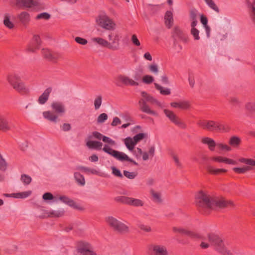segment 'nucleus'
<instances>
[{"label":"nucleus","mask_w":255,"mask_h":255,"mask_svg":"<svg viewBox=\"0 0 255 255\" xmlns=\"http://www.w3.org/2000/svg\"><path fill=\"white\" fill-rule=\"evenodd\" d=\"M42 198L44 200H51L55 198L53 195L50 192H46L42 196Z\"/></svg>","instance_id":"57"},{"label":"nucleus","mask_w":255,"mask_h":255,"mask_svg":"<svg viewBox=\"0 0 255 255\" xmlns=\"http://www.w3.org/2000/svg\"><path fill=\"white\" fill-rule=\"evenodd\" d=\"M151 255H168L166 248L160 245H152L150 247Z\"/></svg>","instance_id":"16"},{"label":"nucleus","mask_w":255,"mask_h":255,"mask_svg":"<svg viewBox=\"0 0 255 255\" xmlns=\"http://www.w3.org/2000/svg\"><path fill=\"white\" fill-rule=\"evenodd\" d=\"M165 24L168 28H170L173 23V14L171 11H167L164 16Z\"/></svg>","instance_id":"27"},{"label":"nucleus","mask_w":255,"mask_h":255,"mask_svg":"<svg viewBox=\"0 0 255 255\" xmlns=\"http://www.w3.org/2000/svg\"><path fill=\"white\" fill-rule=\"evenodd\" d=\"M102 140L103 141V142L105 143H108V144L111 145H114L116 144V142L114 140L105 135L103 136Z\"/></svg>","instance_id":"56"},{"label":"nucleus","mask_w":255,"mask_h":255,"mask_svg":"<svg viewBox=\"0 0 255 255\" xmlns=\"http://www.w3.org/2000/svg\"><path fill=\"white\" fill-rule=\"evenodd\" d=\"M148 69L149 71L154 74H157L158 71V68L157 65L154 63L148 66Z\"/></svg>","instance_id":"58"},{"label":"nucleus","mask_w":255,"mask_h":255,"mask_svg":"<svg viewBox=\"0 0 255 255\" xmlns=\"http://www.w3.org/2000/svg\"><path fill=\"white\" fill-rule=\"evenodd\" d=\"M65 211L63 209L58 210H50L46 213L49 217L59 218L63 216L64 214Z\"/></svg>","instance_id":"31"},{"label":"nucleus","mask_w":255,"mask_h":255,"mask_svg":"<svg viewBox=\"0 0 255 255\" xmlns=\"http://www.w3.org/2000/svg\"><path fill=\"white\" fill-rule=\"evenodd\" d=\"M154 81V78L152 76L150 75H145L142 78V81L143 83L146 84H150L152 83Z\"/></svg>","instance_id":"52"},{"label":"nucleus","mask_w":255,"mask_h":255,"mask_svg":"<svg viewBox=\"0 0 255 255\" xmlns=\"http://www.w3.org/2000/svg\"><path fill=\"white\" fill-rule=\"evenodd\" d=\"M172 36L174 40H180L184 42L187 41V38L186 34L178 26L174 27L172 32Z\"/></svg>","instance_id":"17"},{"label":"nucleus","mask_w":255,"mask_h":255,"mask_svg":"<svg viewBox=\"0 0 255 255\" xmlns=\"http://www.w3.org/2000/svg\"><path fill=\"white\" fill-rule=\"evenodd\" d=\"M195 204L200 212L204 214H208L211 210L234 206L232 201H226L222 197L211 196L202 191L196 195Z\"/></svg>","instance_id":"1"},{"label":"nucleus","mask_w":255,"mask_h":255,"mask_svg":"<svg viewBox=\"0 0 255 255\" xmlns=\"http://www.w3.org/2000/svg\"><path fill=\"white\" fill-rule=\"evenodd\" d=\"M103 136L104 135L98 131H93L92 134L88 136L87 139H91L93 138H95L99 140H101L103 139Z\"/></svg>","instance_id":"42"},{"label":"nucleus","mask_w":255,"mask_h":255,"mask_svg":"<svg viewBox=\"0 0 255 255\" xmlns=\"http://www.w3.org/2000/svg\"><path fill=\"white\" fill-rule=\"evenodd\" d=\"M36 0H16V5L19 7H31L36 5Z\"/></svg>","instance_id":"23"},{"label":"nucleus","mask_w":255,"mask_h":255,"mask_svg":"<svg viewBox=\"0 0 255 255\" xmlns=\"http://www.w3.org/2000/svg\"><path fill=\"white\" fill-rule=\"evenodd\" d=\"M92 41L93 42H95L100 45L103 46L107 47L109 49V48H115V46L113 47V45H111L110 44V42L108 41L107 40L100 37H95L92 38Z\"/></svg>","instance_id":"28"},{"label":"nucleus","mask_w":255,"mask_h":255,"mask_svg":"<svg viewBox=\"0 0 255 255\" xmlns=\"http://www.w3.org/2000/svg\"><path fill=\"white\" fill-rule=\"evenodd\" d=\"M124 176L129 179H133L137 176V173L135 172H129L127 170L123 171Z\"/></svg>","instance_id":"46"},{"label":"nucleus","mask_w":255,"mask_h":255,"mask_svg":"<svg viewBox=\"0 0 255 255\" xmlns=\"http://www.w3.org/2000/svg\"><path fill=\"white\" fill-rule=\"evenodd\" d=\"M108 119V115L106 113L100 114L97 118V123L99 124L103 123Z\"/></svg>","instance_id":"51"},{"label":"nucleus","mask_w":255,"mask_h":255,"mask_svg":"<svg viewBox=\"0 0 255 255\" xmlns=\"http://www.w3.org/2000/svg\"><path fill=\"white\" fill-rule=\"evenodd\" d=\"M96 21L100 26L106 30H114L116 29L115 23L106 15H100Z\"/></svg>","instance_id":"10"},{"label":"nucleus","mask_w":255,"mask_h":255,"mask_svg":"<svg viewBox=\"0 0 255 255\" xmlns=\"http://www.w3.org/2000/svg\"><path fill=\"white\" fill-rule=\"evenodd\" d=\"M42 54L43 57L49 61L55 62L58 59V55L53 53L48 49H43Z\"/></svg>","instance_id":"21"},{"label":"nucleus","mask_w":255,"mask_h":255,"mask_svg":"<svg viewBox=\"0 0 255 255\" xmlns=\"http://www.w3.org/2000/svg\"><path fill=\"white\" fill-rule=\"evenodd\" d=\"M7 79L9 84L18 92L26 93L28 92V89L17 74H10L7 76Z\"/></svg>","instance_id":"6"},{"label":"nucleus","mask_w":255,"mask_h":255,"mask_svg":"<svg viewBox=\"0 0 255 255\" xmlns=\"http://www.w3.org/2000/svg\"><path fill=\"white\" fill-rule=\"evenodd\" d=\"M241 142V140L240 137L234 136L230 138L229 144L233 146L237 147L240 144Z\"/></svg>","instance_id":"39"},{"label":"nucleus","mask_w":255,"mask_h":255,"mask_svg":"<svg viewBox=\"0 0 255 255\" xmlns=\"http://www.w3.org/2000/svg\"><path fill=\"white\" fill-rule=\"evenodd\" d=\"M131 40L133 44L136 46H139L140 45V42L137 38V36L135 34H133L131 36Z\"/></svg>","instance_id":"59"},{"label":"nucleus","mask_w":255,"mask_h":255,"mask_svg":"<svg viewBox=\"0 0 255 255\" xmlns=\"http://www.w3.org/2000/svg\"><path fill=\"white\" fill-rule=\"evenodd\" d=\"M145 136V134L143 133H139L133 136V139L134 143L136 144L142 140Z\"/></svg>","instance_id":"49"},{"label":"nucleus","mask_w":255,"mask_h":255,"mask_svg":"<svg viewBox=\"0 0 255 255\" xmlns=\"http://www.w3.org/2000/svg\"><path fill=\"white\" fill-rule=\"evenodd\" d=\"M78 169L81 170L85 172L91 173L92 174L97 175L99 173V172L95 169L90 168L88 167H86L84 166H80L77 168Z\"/></svg>","instance_id":"41"},{"label":"nucleus","mask_w":255,"mask_h":255,"mask_svg":"<svg viewBox=\"0 0 255 255\" xmlns=\"http://www.w3.org/2000/svg\"><path fill=\"white\" fill-rule=\"evenodd\" d=\"M52 91V89L50 87L47 88L42 94L41 95L39 96L38 99V103L43 105L45 104L48 99L50 93Z\"/></svg>","instance_id":"25"},{"label":"nucleus","mask_w":255,"mask_h":255,"mask_svg":"<svg viewBox=\"0 0 255 255\" xmlns=\"http://www.w3.org/2000/svg\"><path fill=\"white\" fill-rule=\"evenodd\" d=\"M108 39L110 41V44L115 46V48H109V49L113 50H117L119 49L120 46V38L118 34H115L113 33H111L108 35Z\"/></svg>","instance_id":"19"},{"label":"nucleus","mask_w":255,"mask_h":255,"mask_svg":"<svg viewBox=\"0 0 255 255\" xmlns=\"http://www.w3.org/2000/svg\"><path fill=\"white\" fill-rule=\"evenodd\" d=\"M125 144L127 148L130 151H132L134 148L136 143H134L133 138L128 137L124 140Z\"/></svg>","instance_id":"33"},{"label":"nucleus","mask_w":255,"mask_h":255,"mask_svg":"<svg viewBox=\"0 0 255 255\" xmlns=\"http://www.w3.org/2000/svg\"><path fill=\"white\" fill-rule=\"evenodd\" d=\"M112 173L113 174L117 177H120L121 178H123V175L121 173L120 170L115 167H112Z\"/></svg>","instance_id":"55"},{"label":"nucleus","mask_w":255,"mask_h":255,"mask_svg":"<svg viewBox=\"0 0 255 255\" xmlns=\"http://www.w3.org/2000/svg\"><path fill=\"white\" fill-rule=\"evenodd\" d=\"M41 42L39 36L34 34L27 46V51L30 52H35L36 50L40 48Z\"/></svg>","instance_id":"14"},{"label":"nucleus","mask_w":255,"mask_h":255,"mask_svg":"<svg viewBox=\"0 0 255 255\" xmlns=\"http://www.w3.org/2000/svg\"><path fill=\"white\" fill-rule=\"evenodd\" d=\"M106 221L108 225L115 231L120 233H127L129 232L127 225L112 216L107 217Z\"/></svg>","instance_id":"8"},{"label":"nucleus","mask_w":255,"mask_h":255,"mask_svg":"<svg viewBox=\"0 0 255 255\" xmlns=\"http://www.w3.org/2000/svg\"><path fill=\"white\" fill-rule=\"evenodd\" d=\"M13 127V125L10 121L0 114V130L5 132L11 130Z\"/></svg>","instance_id":"18"},{"label":"nucleus","mask_w":255,"mask_h":255,"mask_svg":"<svg viewBox=\"0 0 255 255\" xmlns=\"http://www.w3.org/2000/svg\"><path fill=\"white\" fill-rule=\"evenodd\" d=\"M137 227L142 231L146 232L149 233L152 231L151 228L147 225H145L142 223H139L137 224Z\"/></svg>","instance_id":"45"},{"label":"nucleus","mask_w":255,"mask_h":255,"mask_svg":"<svg viewBox=\"0 0 255 255\" xmlns=\"http://www.w3.org/2000/svg\"><path fill=\"white\" fill-rule=\"evenodd\" d=\"M208 238L210 245L222 255H233V253L227 248L224 241L218 235L210 233L208 235Z\"/></svg>","instance_id":"4"},{"label":"nucleus","mask_w":255,"mask_h":255,"mask_svg":"<svg viewBox=\"0 0 255 255\" xmlns=\"http://www.w3.org/2000/svg\"><path fill=\"white\" fill-rule=\"evenodd\" d=\"M75 40L76 42H77L79 44H80L81 45H86L88 41L87 40L83 38L80 37H76L75 38Z\"/></svg>","instance_id":"61"},{"label":"nucleus","mask_w":255,"mask_h":255,"mask_svg":"<svg viewBox=\"0 0 255 255\" xmlns=\"http://www.w3.org/2000/svg\"><path fill=\"white\" fill-rule=\"evenodd\" d=\"M252 169V167L249 166H246L243 167H234L233 168L234 171L239 174L245 173Z\"/></svg>","instance_id":"38"},{"label":"nucleus","mask_w":255,"mask_h":255,"mask_svg":"<svg viewBox=\"0 0 255 255\" xmlns=\"http://www.w3.org/2000/svg\"><path fill=\"white\" fill-rule=\"evenodd\" d=\"M230 102L234 106L239 105L240 102L236 97H231L230 100Z\"/></svg>","instance_id":"64"},{"label":"nucleus","mask_w":255,"mask_h":255,"mask_svg":"<svg viewBox=\"0 0 255 255\" xmlns=\"http://www.w3.org/2000/svg\"><path fill=\"white\" fill-rule=\"evenodd\" d=\"M161 81L164 85H168L169 84L168 78L166 75H162L161 77Z\"/></svg>","instance_id":"63"},{"label":"nucleus","mask_w":255,"mask_h":255,"mask_svg":"<svg viewBox=\"0 0 255 255\" xmlns=\"http://www.w3.org/2000/svg\"><path fill=\"white\" fill-rule=\"evenodd\" d=\"M246 108L251 112H255V103L252 102L247 103L246 105Z\"/></svg>","instance_id":"53"},{"label":"nucleus","mask_w":255,"mask_h":255,"mask_svg":"<svg viewBox=\"0 0 255 255\" xmlns=\"http://www.w3.org/2000/svg\"><path fill=\"white\" fill-rule=\"evenodd\" d=\"M141 95L142 98L138 101L139 109L143 113L157 116L158 114L155 111L151 110L146 104V102L152 104L154 98L145 91L141 92Z\"/></svg>","instance_id":"5"},{"label":"nucleus","mask_w":255,"mask_h":255,"mask_svg":"<svg viewBox=\"0 0 255 255\" xmlns=\"http://www.w3.org/2000/svg\"><path fill=\"white\" fill-rule=\"evenodd\" d=\"M103 150L119 161H127L132 163L135 165H138V163L136 161L129 158L126 154L124 152L113 149L107 144H105L103 148Z\"/></svg>","instance_id":"7"},{"label":"nucleus","mask_w":255,"mask_h":255,"mask_svg":"<svg viewBox=\"0 0 255 255\" xmlns=\"http://www.w3.org/2000/svg\"><path fill=\"white\" fill-rule=\"evenodd\" d=\"M114 200L118 203L134 207H142L144 205L143 202L139 199L125 196H117L114 198Z\"/></svg>","instance_id":"9"},{"label":"nucleus","mask_w":255,"mask_h":255,"mask_svg":"<svg viewBox=\"0 0 255 255\" xmlns=\"http://www.w3.org/2000/svg\"><path fill=\"white\" fill-rule=\"evenodd\" d=\"M150 193L152 197L153 201L156 203H161L162 202L160 193L155 192L153 189H151Z\"/></svg>","instance_id":"37"},{"label":"nucleus","mask_w":255,"mask_h":255,"mask_svg":"<svg viewBox=\"0 0 255 255\" xmlns=\"http://www.w3.org/2000/svg\"><path fill=\"white\" fill-rule=\"evenodd\" d=\"M31 191L28 190L26 191L12 193L13 198L17 199H25L31 195Z\"/></svg>","instance_id":"34"},{"label":"nucleus","mask_w":255,"mask_h":255,"mask_svg":"<svg viewBox=\"0 0 255 255\" xmlns=\"http://www.w3.org/2000/svg\"><path fill=\"white\" fill-rule=\"evenodd\" d=\"M58 199L60 200L62 203L67 204V205L71 207H72L76 209H81V208L76 204V203L74 200L71 199L67 196H60L58 198Z\"/></svg>","instance_id":"22"},{"label":"nucleus","mask_w":255,"mask_h":255,"mask_svg":"<svg viewBox=\"0 0 255 255\" xmlns=\"http://www.w3.org/2000/svg\"><path fill=\"white\" fill-rule=\"evenodd\" d=\"M172 156L176 166L179 167H182V164L180 162L178 157L174 154H172Z\"/></svg>","instance_id":"62"},{"label":"nucleus","mask_w":255,"mask_h":255,"mask_svg":"<svg viewBox=\"0 0 255 255\" xmlns=\"http://www.w3.org/2000/svg\"><path fill=\"white\" fill-rule=\"evenodd\" d=\"M134 79L135 80L130 79L127 76L120 75L117 77L118 82L116 83V85L119 86H121L120 83H122L125 86H138L139 84L136 81H138L141 79L140 75L137 74H135L134 76Z\"/></svg>","instance_id":"12"},{"label":"nucleus","mask_w":255,"mask_h":255,"mask_svg":"<svg viewBox=\"0 0 255 255\" xmlns=\"http://www.w3.org/2000/svg\"><path fill=\"white\" fill-rule=\"evenodd\" d=\"M20 180L25 185L30 184L32 181L31 177L25 174L21 175Z\"/></svg>","instance_id":"40"},{"label":"nucleus","mask_w":255,"mask_h":255,"mask_svg":"<svg viewBox=\"0 0 255 255\" xmlns=\"http://www.w3.org/2000/svg\"><path fill=\"white\" fill-rule=\"evenodd\" d=\"M201 142L203 144L207 145L209 149L211 151H214L215 147L217 146V143L213 139L208 137H203Z\"/></svg>","instance_id":"24"},{"label":"nucleus","mask_w":255,"mask_h":255,"mask_svg":"<svg viewBox=\"0 0 255 255\" xmlns=\"http://www.w3.org/2000/svg\"><path fill=\"white\" fill-rule=\"evenodd\" d=\"M86 145L88 147V148L91 149L100 150L102 148L103 143L99 141L91 140V139H88L86 142Z\"/></svg>","instance_id":"26"},{"label":"nucleus","mask_w":255,"mask_h":255,"mask_svg":"<svg viewBox=\"0 0 255 255\" xmlns=\"http://www.w3.org/2000/svg\"><path fill=\"white\" fill-rule=\"evenodd\" d=\"M102 103V96H97L94 100V107L96 110H98L101 107Z\"/></svg>","instance_id":"43"},{"label":"nucleus","mask_w":255,"mask_h":255,"mask_svg":"<svg viewBox=\"0 0 255 255\" xmlns=\"http://www.w3.org/2000/svg\"><path fill=\"white\" fill-rule=\"evenodd\" d=\"M197 10L194 8L192 9L190 11V18L191 20H195L197 19Z\"/></svg>","instance_id":"60"},{"label":"nucleus","mask_w":255,"mask_h":255,"mask_svg":"<svg viewBox=\"0 0 255 255\" xmlns=\"http://www.w3.org/2000/svg\"><path fill=\"white\" fill-rule=\"evenodd\" d=\"M50 18V14L45 12L38 14L36 17V19H43L45 20H48Z\"/></svg>","instance_id":"50"},{"label":"nucleus","mask_w":255,"mask_h":255,"mask_svg":"<svg viewBox=\"0 0 255 255\" xmlns=\"http://www.w3.org/2000/svg\"><path fill=\"white\" fill-rule=\"evenodd\" d=\"M206 169L208 172L213 175H217L221 173H225L227 170L225 169L214 168L212 165L208 164L206 166Z\"/></svg>","instance_id":"30"},{"label":"nucleus","mask_w":255,"mask_h":255,"mask_svg":"<svg viewBox=\"0 0 255 255\" xmlns=\"http://www.w3.org/2000/svg\"><path fill=\"white\" fill-rule=\"evenodd\" d=\"M190 104L187 101H182L179 102V108L186 110L189 108Z\"/></svg>","instance_id":"54"},{"label":"nucleus","mask_w":255,"mask_h":255,"mask_svg":"<svg viewBox=\"0 0 255 255\" xmlns=\"http://www.w3.org/2000/svg\"><path fill=\"white\" fill-rule=\"evenodd\" d=\"M3 24L9 29H12L14 27L13 23L10 21V16L8 13H6L4 15Z\"/></svg>","instance_id":"36"},{"label":"nucleus","mask_w":255,"mask_h":255,"mask_svg":"<svg viewBox=\"0 0 255 255\" xmlns=\"http://www.w3.org/2000/svg\"><path fill=\"white\" fill-rule=\"evenodd\" d=\"M191 33L193 35L194 40H199L200 37L199 36V31L196 28H191Z\"/></svg>","instance_id":"47"},{"label":"nucleus","mask_w":255,"mask_h":255,"mask_svg":"<svg viewBox=\"0 0 255 255\" xmlns=\"http://www.w3.org/2000/svg\"><path fill=\"white\" fill-rule=\"evenodd\" d=\"M217 146L219 148V149L221 150L229 151L232 150V148L229 146L224 144L221 143H217Z\"/></svg>","instance_id":"48"},{"label":"nucleus","mask_w":255,"mask_h":255,"mask_svg":"<svg viewBox=\"0 0 255 255\" xmlns=\"http://www.w3.org/2000/svg\"><path fill=\"white\" fill-rule=\"evenodd\" d=\"M53 112L48 111L43 112V117L47 120L56 123L59 121V116H62L65 113L64 104L60 102H54L51 105Z\"/></svg>","instance_id":"2"},{"label":"nucleus","mask_w":255,"mask_h":255,"mask_svg":"<svg viewBox=\"0 0 255 255\" xmlns=\"http://www.w3.org/2000/svg\"><path fill=\"white\" fill-rule=\"evenodd\" d=\"M197 125L205 130L211 132H228L229 128L225 124L213 120H200Z\"/></svg>","instance_id":"3"},{"label":"nucleus","mask_w":255,"mask_h":255,"mask_svg":"<svg viewBox=\"0 0 255 255\" xmlns=\"http://www.w3.org/2000/svg\"><path fill=\"white\" fill-rule=\"evenodd\" d=\"M172 230L175 233H179L181 235L186 236L189 237L192 239H201V236L193 231L188 230L185 228H177L174 227L172 228Z\"/></svg>","instance_id":"15"},{"label":"nucleus","mask_w":255,"mask_h":255,"mask_svg":"<svg viewBox=\"0 0 255 255\" xmlns=\"http://www.w3.org/2000/svg\"><path fill=\"white\" fill-rule=\"evenodd\" d=\"M207 4L212 9L217 12H219L220 10L213 0H204Z\"/></svg>","instance_id":"44"},{"label":"nucleus","mask_w":255,"mask_h":255,"mask_svg":"<svg viewBox=\"0 0 255 255\" xmlns=\"http://www.w3.org/2000/svg\"><path fill=\"white\" fill-rule=\"evenodd\" d=\"M154 84L156 89L159 91L160 94L169 95L171 94V90L169 88H164L156 83H154Z\"/></svg>","instance_id":"32"},{"label":"nucleus","mask_w":255,"mask_h":255,"mask_svg":"<svg viewBox=\"0 0 255 255\" xmlns=\"http://www.w3.org/2000/svg\"><path fill=\"white\" fill-rule=\"evenodd\" d=\"M19 21L23 24L26 25L30 20L29 14L26 11L21 12L17 16Z\"/></svg>","instance_id":"29"},{"label":"nucleus","mask_w":255,"mask_h":255,"mask_svg":"<svg viewBox=\"0 0 255 255\" xmlns=\"http://www.w3.org/2000/svg\"><path fill=\"white\" fill-rule=\"evenodd\" d=\"M74 176L76 181L79 185L84 186L85 184V178L80 173L77 172H75Z\"/></svg>","instance_id":"35"},{"label":"nucleus","mask_w":255,"mask_h":255,"mask_svg":"<svg viewBox=\"0 0 255 255\" xmlns=\"http://www.w3.org/2000/svg\"><path fill=\"white\" fill-rule=\"evenodd\" d=\"M76 251L78 255H97L93 250L91 244L85 241H79L78 243Z\"/></svg>","instance_id":"11"},{"label":"nucleus","mask_w":255,"mask_h":255,"mask_svg":"<svg viewBox=\"0 0 255 255\" xmlns=\"http://www.w3.org/2000/svg\"><path fill=\"white\" fill-rule=\"evenodd\" d=\"M164 113L170 121L175 125L183 129L186 128V125L179 119V118L172 111L164 109Z\"/></svg>","instance_id":"13"},{"label":"nucleus","mask_w":255,"mask_h":255,"mask_svg":"<svg viewBox=\"0 0 255 255\" xmlns=\"http://www.w3.org/2000/svg\"><path fill=\"white\" fill-rule=\"evenodd\" d=\"M245 3L248 8L250 9V16L253 22L255 24V0H253L252 2L250 0H245Z\"/></svg>","instance_id":"20"}]
</instances>
